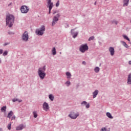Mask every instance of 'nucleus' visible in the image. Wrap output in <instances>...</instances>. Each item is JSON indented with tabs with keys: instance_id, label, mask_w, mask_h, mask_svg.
<instances>
[{
	"instance_id": "b1692460",
	"label": "nucleus",
	"mask_w": 131,
	"mask_h": 131,
	"mask_svg": "<svg viewBox=\"0 0 131 131\" xmlns=\"http://www.w3.org/2000/svg\"><path fill=\"white\" fill-rule=\"evenodd\" d=\"M33 114L34 115V118H36V117H37V112H36V111L33 112Z\"/></svg>"
},
{
	"instance_id": "2f4dec72",
	"label": "nucleus",
	"mask_w": 131,
	"mask_h": 131,
	"mask_svg": "<svg viewBox=\"0 0 131 131\" xmlns=\"http://www.w3.org/2000/svg\"><path fill=\"white\" fill-rule=\"evenodd\" d=\"M13 102H17L18 101V99L15 98L12 100Z\"/></svg>"
},
{
	"instance_id": "f257e3e1",
	"label": "nucleus",
	"mask_w": 131,
	"mask_h": 131,
	"mask_svg": "<svg viewBox=\"0 0 131 131\" xmlns=\"http://www.w3.org/2000/svg\"><path fill=\"white\" fill-rule=\"evenodd\" d=\"M15 21V17L14 16L9 14L6 16V25H8L9 27H12L14 22Z\"/></svg>"
},
{
	"instance_id": "f704fd0d",
	"label": "nucleus",
	"mask_w": 131,
	"mask_h": 131,
	"mask_svg": "<svg viewBox=\"0 0 131 131\" xmlns=\"http://www.w3.org/2000/svg\"><path fill=\"white\" fill-rule=\"evenodd\" d=\"M86 108L87 109H88V108H90V104L88 103L86 105Z\"/></svg>"
},
{
	"instance_id": "aec40b11",
	"label": "nucleus",
	"mask_w": 131,
	"mask_h": 131,
	"mask_svg": "<svg viewBox=\"0 0 131 131\" xmlns=\"http://www.w3.org/2000/svg\"><path fill=\"white\" fill-rule=\"evenodd\" d=\"M1 111L2 112H6V111H7V106H4L2 107L1 108Z\"/></svg>"
},
{
	"instance_id": "4468645a",
	"label": "nucleus",
	"mask_w": 131,
	"mask_h": 131,
	"mask_svg": "<svg viewBox=\"0 0 131 131\" xmlns=\"http://www.w3.org/2000/svg\"><path fill=\"white\" fill-rule=\"evenodd\" d=\"M14 115V113H13V111H11L7 115V118L11 119V117Z\"/></svg>"
},
{
	"instance_id": "c03bdc74",
	"label": "nucleus",
	"mask_w": 131,
	"mask_h": 131,
	"mask_svg": "<svg viewBox=\"0 0 131 131\" xmlns=\"http://www.w3.org/2000/svg\"><path fill=\"white\" fill-rule=\"evenodd\" d=\"M53 14H56V12H53Z\"/></svg>"
},
{
	"instance_id": "72a5a7b5",
	"label": "nucleus",
	"mask_w": 131,
	"mask_h": 131,
	"mask_svg": "<svg viewBox=\"0 0 131 131\" xmlns=\"http://www.w3.org/2000/svg\"><path fill=\"white\" fill-rule=\"evenodd\" d=\"M82 105H86V101H83L82 103H81Z\"/></svg>"
},
{
	"instance_id": "7ed1b4c3",
	"label": "nucleus",
	"mask_w": 131,
	"mask_h": 131,
	"mask_svg": "<svg viewBox=\"0 0 131 131\" xmlns=\"http://www.w3.org/2000/svg\"><path fill=\"white\" fill-rule=\"evenodd\" d=\"M45 31H46V28L45 26H42L40 30H37L36 31V33L37 35H42Z\"/></svg>"
},
{
	"instance_id": "58836bf2",
	"label": "nucleus",
	"mask_w": 131,
	"mask_h": 131,
	"mask_svg": "<svg viewBox=\"0 0 131 131\" xmlns=\"http://www.w3.org/2000/svg\"><path fill=\"white\" fill-rule=\"evenodd\" d=\"M82 64H83L84 65H85V64H86V63L85 62V61H83Z\"/></svg>"
},
{
	"instance_id": "c85d7f7f",
	"label": "nucleus",
	"mask_w": 131,
	"mask_h": 131,
	"mask_svg": "<svg viewBox=\"0 0 131 131\" xmlns=\"http://www.w3.org/2000/svg\"><path fill=\"white\" fill-rule=\"evenodd\" d=\"M3 55V56H7L8 55V51H5Z\"/></svg>"
},
{
	"instance_id": "a19ab883",
	"label": "nucleus",
	"mask_w": 131,
	"mask_h": 131,
	"mask_svg": "<svg viewBox=\"0 0 131 131\" xmlns=\"http://www.w3.org/2000/svg\"><path fill=\"white\" fill-rule=\"evenodd\" d=\"M0 131H3V129L2 128H0Z\"/></svg>"
},
{
	"instance_id": "0eeeda50",
	"label": "nucleus",
	"mask_w": 131,
	"mask_h": 131,
	"mask_svg": "<svg viewBox=\"0 0 131 131\" xmlns=\"http://www.w3.org/2000/svg\"><path fill=\"white\" fill-rule=\"evenodd\" d=\"M22 38L25 41H27L28 40L29 36L28 32L27 31H25L22 36Z\"/></svg>"
},
{
	"instance_id": "c9c22d12",
	"label": "nucleus",
	"mask_w": 131,
	"mask_h": 131,
	"mask_svg": "<svg viewBox=\"0 0 131 131\" xmlns=\"http://www.w3.org/2000/svg\"><path fill=\"white\" fill-rule=\"evenodd\" d=\"M3 52H4V51L3 50V49H0V55H2V54H3Z\"/></svg>"
},
{
	"instance_id": "1a4fd4ad",
	"label": "nucleus",
	"mask_w": 131,
	"mask_h": 131,
	"mask_svg": "<svg viewBox=\"0 0 131 131\" xmlns=\"http://www.w3.org/2000/svg\"><path fill=\"white\" fill-rule=\"evenodd\" d=\"M69 116L72 119H76V118H77L78 116H79V113H77V114L73 113V114H70Z\"/></svg>"
},
{
	"instance_id": "4c0bfd02",
	"label": "nucleus",
	"mask_w": 131,
	"mask_h": 131,
	"mask_svg": "<svg viewBox=\"0 0 131 131\" xmlns=\"http://www.w3.org/2000/svg\"><path fill=\"white\" fill-rule=\"evenodd\" d=\"M51 11H52V9L49 8V14H51Z\"/></svg>"
},
{
	"instance_id": "79ce46f5",
	"label": "nucleus",
	"mask_w": 131,
	"mask_h": 131,
	"mask_svg": "<svg viewBox=\"0 0 131 131\" xmlns=\"http://www.w3.org/2000/svg\"><path fill=\"white\" fill-rule=\"evenodd\" d=\"M19 103H20V102H22V100L18 101Z\"/></svg>"
},
{
	"instance_id": "e433bc0d",
	"label": "nucleus",
	"mask_w": 131,
	"mask_h": 131,
	"mask_svg": "<svg viewBox=\"0 0 131 131\" xmlns=\"http://www.w3.org/2000/svg\"><path fill=\"white\" fill-rule=\"evenodd\" d=\"M66 84H68V86H69L70 84V81H67Z\"/></svg>"
},
{
	"instance_id": "ddd939ff",
	"label": "nucleus",
	"mask_w": 131,
	"mask_h": 131,
	"mask_svg": "<svg viewBox=\"0 0 131 131\" xmlns=\"http://www.w3.org/2000/svg\"><path fill=\"white\" fill-rule=\"evenodd\" d=\"M25 126L23 125V124H21L18 126L16 127V130H22L23 128H25Z\"/></svg>"
},
{
	"instance_id": "de8ad7c7",
	"label": "nucleus",
	"mask_w": 131,
	"mask_h": 131,
	"mask_svg": "<svg viewBox=\"0 0 131 131\" xmlns=\"http://www.w3.org/2000/svg\"><path fill=\"white\" fill-rule=\"evenodd\" d=\"M96 3L95 2V5H96Z\"/></svg>"
},
{
	"instance_id": "393cba45",
	"label": "nucleus",
	"mask_w": 131,
	"mask_h": 131,
	"mask_svg": "<svg viewBox=\"0 0 131 131\" xmlns=\"http://www.w3.org/2000/svg\"><path fill=\"white\" fill-rule=\"evenodd\" d=\"M123 37H124V38L125 39H126V40H128V41H130V40H129V38H128V37H127V36L126 35H123Z\"/></svg>"
},
{
	"instance_id": "423d86ee",
	"label": "nucleus",
	"mask_w": 131,
	"mask_h": 131,
	"mask_svg": "<svg viewBox=\"0 0 131 131\" xmlns=\"http://www.w3.org/2000/svg\"><path fill=\"white\" fill-rule=\"evenodd\" d=\"M59 17H60V14H57L56 16H54L52 23V26H54L59 21Z\"/></svg>"
},
{
	"instance_id": "a211bd4d",
	"label": "nucleus",
	"mask_w": 131,
	"mask_h": 131,
	"mask_svg": "<svg viewBox=\"0 0 131 131\" xmlns=\"http://www.w3.org/2000/svg\"><path fill=\"white\" fill-rule=\"evenodd\" d=\"M52 54L53 55V56H55V55H56V54H57V51H56V48L54 47L52 49Z\"/></svg>"
},
{
	"instance_id": "bb28decb",
	"label": "nucleus",
	"mask_w": 131,
	"mask_h": 131,
	"mask_svg": "<svg viewBox=\"0 0 131 131\" xmlns=\"http://www.w3.org/2000/svg\"><path fill=\"white\" fill-rule=\"evenodd\" d=\"M11 120H15L16 119V116L14 115L11 118Z\"/></svg>"
},
{
	"instance_id": "6e6552de",
	"label": "nucleus",
	"mask_w": 131,
	"mask_h": 131,
	"mask_svg": "<svg viewBox=\"0 0 131 131\" xmlns=\"http://www.w3.org/2000/svg\"><path fill=\"white\" fill-rule=\"evenodd\" d=\"M42 108L45 110V111H49V110H50V106H49V104H48V103H47L46 102H45L43 104Z\"/></svg>"
},
{
	"instance_id": "f03ea898",
	"label": "nucleus",
	"mask_w": 131,
	"mask_h": 131,
	"mask_svg": "<svg viewBox=\"0 0 131 131\" xmlns=\"http://www.w3.org/2000/svg\"><path fill=\"white\" fill-rule=\"evenodd\" d=\"M45 71H46V66L38 69V74L41 79H43L46 77V73H45Z\"/></svg>"
},
{
	"instance_id": "a878e982",
	"label": "nucleus",
	"mask_w": 131,
	"mask_h": 131,
	"mask_svg": "<svg viewBox=\"0 0 131 131\" xmlns=\"http://www.w3.org/2000/svg\"><path fill=\"white\" fill-rule=\"evenodd\" d=\"M94 39H95V37L92 36L89 38V40L91 41V40H94Z\"/></svg>"
},
{
	"instance_id": "49530a36",
	"label": "nucleus",
	"mask_w": 131,
	"mask_h": 131,
	"mask_svg": "<svg viewBox=\"0 0 131 131\" xmlns=\"http://www.w3.org/2000/svg\"><path fill=\"white\" fill-rule=\"evenodd\" d=\"M2 62V61L0 60V63H1Z\"/></svg>"
},
{
	"instance_id": "5701e85b",
	"label": "nucleus",
	"mask_w": 131,
	"mask_h": 131,
	"mask_svg": "<svg viewBox=\"0 0 131 131\" xmlns=\"http://www.w3.org/2000/svg\"><path fill=\"white\" fill-rule=\"evenodd\" d=\"M66 74L67 76V78H70L71 77V74H70V73L67 72Z\"/></svg>"
},
{
	"instance_id": "ea45409f",
	"label": "nucleus",
	"mask_w": 131,
	"mask_h": 131,
	"mask_svg": "<svg viewBox=\"0 0 131 131\" xmlns=\"http://www.w3.org/2000/svg\"><path fill=\"white\" fill-rule=\"evenodd\" d=\"M128 63L129 64V65H131V61H129Z\"/></svg>"
},
{
	"instance_id": "9b49d317",
	"label": "nucleus",
	"mask_w": 131,
	"mask_h": 131,
	"mask_svg": "<svg viewBox=\"0 0 131 131\" xmlns=\"http://www.w3.org/2000/svg\"><path fill=\"white\" fill-rule=\"evenodd\" d=\"M48 5H47V8H49V9H53V3L52 2V0H49L48 1Z\"/></svg>"
},
{
	"instance_id": "2eb2a0df",
	"label": "nucleus",
	"mask_w": 131,
	"mask_h": 131,
	"mask_svg": "<svg viewBox=\"0 0 131 131\" xmlns=\"http://www.w3.org/2000/svg\"><path fill=\"white\" fill-rule=\"evenodd\" d=\"M98 94H99V91L95 90V92L93 93V98H96V97H97V96L98 95Z\"/></svg>"
},
{
	"instance_id": "9d476101",
	"label": "nucleus",
	"mask_w": 131,
	"mask_h": 131,
	"mask_svg": "<svg viewBox=\"0 0 131 131\" xmlns=\"http://www.w3.org/2000/svg\"><path fill=\"white\" fill-rule=\"evenodd\" d=\"M71 34L73 36V38H75L77 35H78V32H75L74 29L71 30Z\"/></svg>"
},
{
	"instance_id": "f8f14e48",
	"label": "nucleus",
	"mask_w": 131,
	"mask_h": 131,
	"mask_svg": "<svg viewBox=\"0 0 131 131\" xmlns=\"http://www.w3.org/2000/svg\"><path fill=\"white\" fill-rule=\"evenodd\" d=\"M108 51L111 56H114V53H115V51L114 50V48L110 47Z\"/></svg>"
},
{
	"instance_id": "7c9ffc66",
	"label": "nucleus",
	"mask_w": 131,
	"mask_h": 131,
	"mask_svg": "<svg viewBox=\"0 0 131 131\" xmlns=\"http://www.w3.org/2000/svg\"><path fill=\"white\" fill-rule=\"evenodd\" d=\"M107 130V128H106L105 127H103L101 128V131H106Z\"/></svg>"
},
{
	"instance_id": "20e7f679",
	"label": "nucleus",
	"mask_w": 131,
	"mask_h": 131,
	"mask_svg": "<svg viewBox=\"0 0 131 131\" xmlns=\"http://www.w3.org/2000/svg\"><path fill=\"white\" fill-rule=\"evenodd\" d=\"M20 11L23 14H26L29 11V8L26 6H23L20 8Z\"/></svg>"
},
{
	"instance_id": "473e14b6",
	"label": "nucleus",
	"mask_w": 131,
	"mask_h": 131,
	"mask_svg": "<svg viewBox=\"0 0 131 131\" xmlns=\"http://www.w3.org/2000/svg\"><path fill=\"white\" fill-rule=\"evenodd\" d=\"M113 23H115V24H116V25H117V24H118V23L117 21H116V20H114V21H113Z\"/></svg>"
},
{
	"instance_id": "6ab92c4d",
	"label": "nucleus",
	"mask_w": 131,
	"mask_h": 131,
	"mask_svg": "<svg viewBox=\"0 0 131 131\" xmlns=\"http://www.w3.org/2000/svg\"><path fill=\"white\" fill-rule=\"evenodd\" d=\"M94 71L95 72H96V73H99V71H100V68H99L98 67H96L94 69Z\"/></svg>"
},
{
	"instance_id": "4be33fe9",
	"label": "nucleus",
	"mask_w": 131,
	"mask_h": 131,
	"mask_svg": "<svg viewBox=\"0 0 131 131\" xmlns=\"http://www.w3.org/2000/svg\"><path fill=\"white\" fill-rule=\"evenodd\" d=\"M49 98L50 100H51V101H54V96H53V95L52 94L49 95Z\"/></svg>"
},
{
	"instance_id": "c756f323",
	"label": "nucleus",
	"mask_w": 131,
	"mask_h": 131,
	"mask_svg": "<svg viewBox=\"0 0 131 131\" xmlns=\"http://www.w3.org/2000/svg\"><path fill=\"white\" fill-rule=\"evenodd\" d=\"M11 123H9L8 125V129L11 130Z\"/></svg>"
},
{
	"instance_id": "37998d69",
	"label": "nucleus",
	"mask_w": 131,
	"mask_h": 131,
	"mask_svg": "<svg viewBox=\"0 0 131 131\" xmlns=\"http://www.w3.org/2000/svg\"><path fill=\"white\" fill-rule=\"evenodd\" d=\"M12 5V3H10L9 5V6H11Z\"/></svg>"
},
{
	"instance_id": "39448f33",
	"label": "nucleus",
	"mask_w": 131,
	"mask_h": 131,
	"mask_svg": "<svg viewBox=\"0 0 131 131\" xmlns=\"http://www.w3.org/2000/svg\"><path fill=\"white\" fill-rule=\"evenodd\" d=\"M88 50H89L88 45L85 44L81 45L80 47V51L81 52V53H84L85 51H88Z\"/></svg>"
},
{
	"instance_id": "cd10ccee",
	"label": "nucleus",
	"mask_w": 131,
	"mask_h": 131,
	"mask_svg": "<svg viewBox=\"0 0 131 131\" xmlns=\"http://www.w3.org/2000/svg\"><path fill=\"white\" fill-rule=\"evenodd\" d=\"M59 5H60V1H58L57 2L56 4V7H58Z\"/></svg>"
},
{
	"instance_id": "a18cd8bd",
	"label": "nucleus",
	"mask_w": 131,
	"mask_h": 131,
	"mask_svg": "<svg viewBox=\"0 0 131 131\" xmlns=\"http://www.w3.org/2000/svg\"><path fill=\"white\" fill-rule=\"evenodd\" d=\"M4 46H7V44H5Z\"/></svg>"
},
{
	"instance_id": "dca6fc26",
	"label": "nucleus",
	"mask_w": 131,
	"mask_h": 131,
	"mask_svg": "<svg viewBox=\"0 0 131 131\" xmlns=\"http://www.w3.org/2000/svg\"><path fill=\"white\" fill-rule=\"evenodd\" d=\"M106 116H107V117H108V118H110V119H113V117L112 116V115L109 112L106 113Z\"/></svg>"
},
{
	"instance_id": "412c9836",
	"label": "nucleus",
	"mask_w": 131,
	"mask_h": 131,
	"mask_svg": "<svg viewBox=\"0 0 131 131\" xmlns=\"http://www.w3.org/2000/svg\"><path fill=\"white\" fill-rule=\"evenodd\" d=\"M121 42H122L123 46H124V47H125V48H126L127 49H128V46L125 42H124L123 41H122Z\"/></svg>"
},
{
	"instance_id": "f3484780",
	"label": "nucleus",
	"mask_w": 131,
	"mask_h": 131,
	"mask_svg": "<svg viewBox=\"0 0 131 131\" xmlns=\"http://www.w3.org/2000/svg\"><path fill=\"white\" fill-rule=\"evenodd\" d=\"M127 83H128V84H131V74L128 75L127 79Z\"/></svg>"
}]
</instances>
